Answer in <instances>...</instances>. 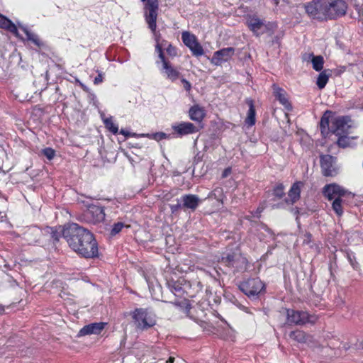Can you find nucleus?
<instances>
[{
  "instance_id": "c756f323",
  "label": "nucleus",
  "mask_w": 363,
  "mask_h": 363,
  "mask_svg": "<svg viewBox=\"0 0 363 363\" xmlns=\"http://www.w3.org/2000/svg\"><path fill=\"white\" fill-rule=\"evenodd\" d=\"M21 28L26 35L27 39L28 40L33 42L35 45H36L38 47L41 45V43L36 34L30 32L26 27L21 26Z\"/></svg>"
},
{
  "instance_id": "6ab92c4d",
  "label": "nucleus",
  "mask_w": 363,
  "mask_h": 363,
  "mask_svg": "<svg viewBox=\"0 0 363 363\" xmlns=\"http://www.w3.org/2000/svg\"><path fill=\"white\" fill-rule=\"evenodd\" d=\"M41 234V230L39 228H31L23 233V238L29 245H32L38 242Z\"/></svg>"
},
{
  "instance_id": "20e7f679",
  "label": "nucleus",
  "mask_w": 363,
  "mask_h": 363,
  "mask_svg": "<svg viewBox=\"0 0 363 363\" xmlns=\"http://www.w3.org/2000/svg\"><path fill=\"white\" fill-rule=\"evenodd\" d=\"M347 4L342 0H334L328 1L325 0V12L326 20L335 19L344 16L347 11Z\"/></svg>"
},
{
  "instance_id": "aec40b11",
  "label": "nucleus",
  "mask_w": 363,
  "mask_h": 363,
  "mask_svg": "<svg viewBox=\"0 0 363 363\" xmlns=\"http://www.w3.org/2000/svg\"><path fill=\"white\" fill-rule=\"evenodd\" d=\"M189 117L192 121L201 122L205 116V111L198 105L193 106L189 111Z\"/></svg>"
},
{
  "instance_id": "f03ea898",
  "label": "nucleus",
  "mask_w": 363,
  "mask_h": 363,
  "mask_svg": "<svg viewBox=\"0 0 363 363\" xmlns=\"http://www.w3.org/2000/svg\"><path fill=\"white\" fill-rule=\"evenodd\" d=\"M131 314L135 327L138 330H147L156 325L155 314L147 308H136Z\"/></svg>"
},
{
  "instance_id": "ea45409f",
  "label": "nucleus",
  "mask_w": 363,
  "mask_h": 363,
  "mask_svg": "<svg viewBox=\"0 0 363 363\" xmlns=\"http://www.w3.org/2000/svg\"><path fill=\"white\" fill-rule=\"evenodd\" d=\"M102 81H103V75L101 73H99L98 76H96L95 77L94 82L95 84H99L101 82H102Z\"/></svg>"
},
{
  "instance_id": "8fccbe9b",
  "label": "nucleus",
  "mask_w": 363,
  "mask_h": 363,
  "mask_svg": "<svg viewBox=\"0 0 363 363\" xmlns=\"http://www.w3.org/2000/svg\"><path fill=\"white\" fill-rule=\"evenodd\" d=\"M174 357H170L169 358V359L167 361V363H168V362H169V363H173V362H174Z\"/></svg>"
},
{
  "instance_id": "f257e3e1",
  "label": "nucleus",
  "mask_w": 363,
  "mask_h": 363,
  "mask_svg": "<svg viewBox=\"0 0 363 363\" xmlns=\"http://www.w3.org/2000/svg\"><path fill=\"white\" fill-rule=\"evenodd\" d=\"M62 236L69 246L77 254L85 258L98 256V245L92 233L77 223L65 225Z\"/></svg>"
},
{
  "instance_id": "7c9ffc66",
  "label": "nucleus",
  "mask_w": 363,
  "mask_h": 363,
  "mask_svg": "<svg viewBox=\"0 0 363 363\" xmlns=\"http://www.w3.org/2000/svg\"><path fill=\"white\" fill-rule=\"evenodd\" d=\"M342 203V198L336 199L333 201L332 208L338 216H341L343 213Z\"/></svg>"
},
{
  "instance_id": "72a5a7b5",
  "label": "nucleus",
  "mask_w": 363,
  "mask_h": 363,
  "mask_svg": "<svg viewBox=\"0 0 363 363\" xmlns=\"http://www.w3.org/2000/svg\"><path fill=\"white\" fill-rule=\"evenodd\" d=\"M209 198L213 197L218 201L223 202V189L216 188L208 195Z\"/></svg>"
},
{
  "instance_id": "a19ab883",
  "label": "nucleus",
  "mask_w": 363,
  "mask_h": 363,
  "mask_svg": "<svg viewBox=\"0 0 363 363\" xmlns=\"http://www.w3.org/2000/svg\"><path fill=\"white\" fill-rule=\"evenodd\" d=\"M182 82L184 84V88L185 89V90L189 91L191 89V84L187 80L183 79L182 80Z\"/></svg>"
},
{
  "instance_id": "423d86ee",
  "label": "nucleus",
  "mask_w": 363,
  "mask_h": 363,
  "mask_svg": "<svg viewBox=\"0 0 363 363\" xmlns=\"http://www.w3.org/2000/svg\"><path fill=\"white\" fill-rule=\"evenodd\" d=\"M307 14L318 21H327L325 12V0H312L311 2L304 4Z\"/></svg>"
},
{
  "instance_id": "39448f33",
  "label": "nucleus",
  "mask_w": 363,
  "mask_h": 363,
  "mask_svg": "<svg viewBox=\"0 0 363 363\" xmlns=\"http://www.w3.org/2000/svg\"><path fill=\"white\" fill-rule=\"evenodd\" d=\"M159 9L158 0H147L145 5V20L149 28L155 34L157 40L156 33L157 11Z\"/></svg>"
},
{
  "instance_id": "2f4dec72",
  "label": "nucleus",
  "mask_w": 363,
  "mask_h": 363,
  "mask_svg": "<svg viewBox=\"0 0 363 363\" xmlns=\"http://www.w3.org/2000/svg\"><path fill=\"white\" fill-rule=\"evenodd\" d=\"M312 55V65H313V68L315 70V71H321L322 69L323 68V64H324V59L322 56L320 55H318V56H313V55Z\"/></svg>"
},
{
  "instance_id": "58836bf2",
  "label": "nucleus",
  "mask_w": 363,
  "mask_h": 363,
  "mask_svg": "<svg viewBox=\"0 0 363 363\" xmlns=\"http://www.w3.org/2000/svg\"><path fill=\"white\" fill-rule=\"evenodd\" d=\"M167 52L170 55H176L177 54L175 48L172 45H169L168 48H167Z\"/></svg>"
},
{
  "instance_id": "e433bc0d",
  "label": "nucleus",
  "mask_w": 363,
  "mask_h": 363,
  "mask_svg": "<svg viewBox=\"0 0 363 363\" xmlns=\"http://www.w3.org/2000/svg\"><path fill=\"white\" fill-rule=\"evenodd\" d=\"M123 227H124V224L121 222L115 223L113 226L111 234L112 235H116L117 233H118L119 232L121 231V230Z\"/></svg>"
},
{
  "instance_id": "a18cd8bd",
  "label": "nucleus",
  "mask_w": 363,
  "mask_h": 363,
  "mask_svg": "<svg viewBox=\"0 0 363 363\" xmlns=\"http://www.w3.org/2000/svg\"><path fill=\"white\" fill-rule=\"evenodd\" d=\"M159 57L161 59L163 66H164V62H167L164 59V55L162 51H160V52L159 53Z\"/></svg>"
},
{
  "instance_id": "49530a36",
  "label": "nucleus",
  "mask_w": 363,
  "mask_h": 363,
  "mask_svg": "<svg viewBox=\"0 0 363 363\" xmlns=\"http://www.w3.org/2000/svg\"><path fill=\"white\" fill-rule=\"evenodd\" d=\"M305 237L306 238H306L304 239V242H306V241H307L308 242H310L311 238V235L310 233H306L305 235Z\"/></svg>"
},
{
  "instance_id": "4468645a",
  "label": "nucleus",
  "mask_w": 363,
  "mask_h": 363,
  "mask_svg": "<svg viewBox=\"0 0 363 363\" xmlns=\"http://www.w3.org/2000/svg\"><path fill=\"white\" fill-rule=\"evenodd\" d=\"M247 26L255 35L262 34L267 29L264 21L257 16H250L247 21Z\"/></svg>"
},
{
  "instance_id": "3c124183",
  "label": "nucleus",
  "mask_w": 363,
  "mask_h": 363,
  "mask_svg": "<svg viewBox=\"0 0 363 363\" xmlns=\"http://www.w3.org/2000/svg\"><path fill=\"white\" fill-rule=\"evenodd\" d=\"M4 312V306H0V313H3Z\"/></svg>"
},
{
  "instance_id": "c85d7f7f",
  "label": "nucleus",
  "mask_w": 363,
  "mask_h": 363,
  "mask_svg": "<svg viewBox=\"0 0 363 363\" xmlns=\"http://www.w3.org/2000/svg\"><path fill=\"white\" fill-rule=\"evenodd\" d=\"M337 144L339 147H347L352 145V141L356 137H348L345 135H337Z\"/></svg>"
},
{
  "instance_id": "603ef678",
  "label": "nucleus",
  "mask_w": 363,
  "mask_h": 363,
  "mask_svg": "<svg viewBox=\"0 0 363 363\" xmlns=\"http://www.w3.org/2000/svg\"><path fill=\"white\" fill-rule=\"evenodd\" d=\"M320 159H321V160L325 159V156H321V157H320Z\"/></svg>"
},
{
  "instance_id": "412c9836",
  "label": "nucleus",
  "mask_w": 363,
  "mask_h": 363,
  "mask_svg": "<svg viewBox=\"0 0 363 363\" xmlns=\"http://www.w3.org/2000/svg\"><path fill=\"white\" fill-rule=\"evenodd\" d=\"M274 94L277 99L279 101V102L285 106V108L288 110H291V106L286 96V92L284 89L279 87H274Z\"/></svg>"
},
{
  "instance_id": "393cba45",
  "label": "nucleus",
  "mask_w": 363,
  "mask_h": 363,
  "mask_svg": "<svg viewBox=\"0 0 363 363\" xmlns=\"http://www.w3.org/2000/svg\"><path fill=\"white\" fill-rule=\"evenodd\" d=\"M0 28L6 29L12 33H14L16 35H18V30L16 25L1 15H0Z\"/></svg>"
},
{
  "instance_id": "1a4fd4ad",
  "label": "nucleus",
  "mask_w": 363,
  "mask_h": 363,
  "mask_svg": "<svg viewBox=\"0 0 363 363\" xmlns=\"http://www.w3.org/2000/svg\"><path fill=\"white\" fill-rule=\"evenodd\" d=\"M182 39L184 44L191 50L194 55L199 57L203 55V49L194 35L188 31H184L182 34Z\"/></svg>"
},
{
  "instance_id": "5701e85b",
  "label": "nucleus",
  "mask_w": 363,
  "mask_h": 363,
  "mask_svg": "<svg viewBox=\"0 0 363 363\" xmlns=\"http://www.w3.org/2000/svg\"><path fill=\"white\" fill-rule=\"evenodd\" d=\"M301 185V182H296L292 185L288 194L290 199L291 203H294L299 199Z\"/></svg>"
},
{
  "instance_id": "de8ad7c7",
  "label": "nucleus",
  "mask_w": 363,
  "mask_h": 363,
  "mask_svg": "<svg viewBox=\"0 0 363 363\" xmlns=\"http://www.w3.org/2000/svg\"><path fill=\"white\" fill-rule=\"evenodd\" d=\"M120 133L123 135H125V136H129L130 135V133H128V132H127V131H125V130H124L123 129L121 130Z\"/></svg>"
},
{
  "instance_id": "9b49d317",
  "label": "nucleus",
  "mask_w": 363,
  "mask_h": 363,
  "mask_svg": "<svg viewBox=\"0 0 363 363\" xmlns=\"http://www.w3.org/2000/svg\"><path fill=\"white\" fill-rule=\"evenodd\" d=\"M223 262L228 267H233L238 271L245 269L247 260L239 254L228 255L222 258Z\"/></svg>"
},
{
  "instance_id": "f8f14e48",
  "label": "nucleus",
  "mask_w": 363,
  "mask_h": 363,
  "mask_svg": "<svg viewBox=\"0 0 363 363\" xmlns=\"http://www.w3.org/2000/svg\"><path fill=\"white\" fill-rule=\"evenodd\" d=\"M235 54V49L232 47L223 48L214 52L211 62L212 64L219 66L228 61Z\"/></svg>"
},
{
  "instance_id": "bb28decb",
  "label": "nucleus",
  "mask_w": 363,
  "mask_h": 363,
  "mask_svg": "<svg viewBox=\"0 0 363 363\" xmlns=\"http://www.w3.org/2000/svg\"><path fill=\"white\" fill-rule=\"evenodd\" d=\"M330 74L329 70H323L319 74L316 82V84L319 89H322L325 86L328 82Z\"/></svg>"
},
{
  "instance_id": "2eb2a0df",
  "label": "nucleus",
  "mask_w": 363,
  "mask_h": 363,
  "mask_svg": "<svg viewBox=\"0 0 363 363\" xmlns=\"http://www.w3.org/2000/svg\"><path fill=\"white\" fill-rule=\"evenodd\" d=\"M172 129L179 135L192 134L199 130L197 126L189 122H182L172 125Z\"/></svg>"
},
{
  "instance_id": "f704fd0d",
  "label": "nucleus",
  "mask_w": 363,
  "mask_h": 363,
  "mask_svg": "<svg viewBox=\"0 0 363 363\" xmlns=\"http://www.w3.org/2000/svg\"><path fill=\"white\" fill-rule=\"evenodd\" d=\"M40 155L45 156L47 159H52L55 155V151L50 147H46L40 150Z\"/></svg>"
},
{
  "instance_id": "4c0bfd02",
  "label": "nucleus",
  "mask_w": 363,
  "mask_h": 363,
  "mask_svg": "<svg viewBox=\"0 0 363 363\" xmlns=\"http://www.w3.org/2000/svg\"><path fill=\"white\" fill-rule=\"evenodd\" d=\"M347 258H348V259H349V261H350V262L351 265L352 266V267H353L354 269H357V267H358V264H357V262L356 261H354V260L353 259V258H352V257H351V255H347Z\"/></svg>"
},
{
  "instance_id": "c9c22d12",
  "label": "nucleus",
  "mask_w": 363,
  "mask_h": 363,
  "mask_svg": "<svg viewBox=\"0 0 363 363\" xmlns=\"http://www.w3.org/2000/svg\"><path fill=\"white\" fill-rule=\"evenodd\" d=\"M273 195L281 199L284 195V186L282 184L277 185L273 190Z\"/></svg>"
},
{
  "instance_id": "0eeeda50",
  "label": "nucleus",
  "mask_w": 363,
  "mask_h": 363,
  "mask_svg": "<svg viewBox=\"0 0 363 363\" xmlns=\"http://www.w3.org/2000/svg\"><path fill=\"white\" fill-rule=\"evenodd\" d=\"M354 123L348 116L336 118L331 125V133L335 135H347L354 128Z\"/></svg>"
},
{
  "instance_id": "a878e982",
  "label": "nucleus",
  "mask_w": 363,
  "mask_h": 363,
  "mask_svg": "<svg viewBox=\"0 0 363 363\" xmlns=\"http://www.w3.org/2000/svg\"><path fill=\"white\" fill-rule=\"evenodd\" d=\"M289 337L298 342H306L311 337L310 335L303 331L298 330L291 332Z\"/></svg>"
},
{
  "instance_id": "a211bd4d",
  "label": "nucleus",
  "mask_w": 363,
  "mask_h": 363,
  "mask_svg": "<svg viewBox=\"0 0 363 363\" xmlns=\"http://www.w3.org/2000/svg\"><path fill=\"white\" fill-rule=\"evenodd\" d=\"M182 207L184 208L195 211L201 203V200L197 195L186 194L182 197Z\"/></svg>"
},
{
  "instance_id": "9d476101",
  "label": "nucleus",
  "mask_w": 363,
  "mask_h": 363,
  "mask_svg": "<svg viewBox=\"0 0 363 363\" xmlns=\"http://www.w3.org/2000/svg\"><path fill=\"white\" fill-rule=\"evenodd\" d=\"M349 192L342 186L335 184L325 185L323 189V196L329 201H333L345 196Z\"/></svg>"
},
{
  "instance_id": "f3484780",
  "label": "nucleus",
  "mask_w": 363,
  "mask_h": 363,
  "mask_svg": "<svg viewBox=\"0 0 363 363\" xmlns=\"http://www.w3.org/2000/svg\"><path fill=\"white\" fill-rule=\"evenodd\" d=\"M104 323H94L84 326L79 332V335L84 336L91 334H99L104 330Z\"/></svg>"
},
{
  "instance_id": "cd10ccee",
  "label": "nucleus",
  "mask_w": 363,
  "mask_h": 363,
  "mask_svg": "<svg viewBox=\"0 0 363 363\" xmlns=\"http://www.w3.org/2000/svg\"><path fill=\"white\" fill-rule=\"evenodd\" d=\"M163 69L165 70V74H167V77L172 81L176 80L179 76V72L174 68H173L169 64V62H164V66H163Z\"/></svg>"
},
{
  "instance_id": "ddd939ff",
  "label": "nucleus",
  "mask_w": 363,
  "mask_h": 363,
  "mask_svg": "<svg viewBox=\"0 0 363 363\" xmlns=\"http://www.w3.org/2000/svg\"><path fill=\"white\" fill-rule=\"evenodd\" d=\"M86 217L93 223H101L105 219L104 209L101 206L91 205L86 212Z\"/></svg>"
},
{
  "instance_id": "6e6552de",
  "label": "nucleus",
  "mask_w": 363,
  "mask_h": 363,
  "mask_svg": "<svg viewBox=\"0 0 363 363\" xmlns=\"http://www.w3.org/2000/svg\"><path fill=\"white\" fill-rule=\"evenodd\" d=\"M240 289L248 296L257 295L264 288V284L259 278L250 279L240 283Z\"/></svg>"
},
{
  "instance_id": "dca6fc26",
  "label": "nucleus",
  "mask_w": 363,
  "mask_h": 363,
  "mask_svg": "<svg viewBox=\"0 0 363 363\" xmlns=\"http://www.w3.org/2000/svg\"><path fill=\"white\" fill-rule=\"evenodd\" d=\"M320 167L325 177H334L338 173V167L334 160H320Z\"/></svg>"
},
{
  "instance_id": "b1692460",
  "label": "nucleus",
  "mask_w": 363,
  "mask_h": 363,
  "mask_svg": "<svg viewBox=\"0 0 363 363\" xmlns=\"http://www.w3.org/2000/svg\"><path fill=\"white\" fill-rule=\"evenodd\" d=\"M246 104L249 106V110L247 112V116L245 119V123L252 126L255 123V109L253 104V101L247 99L246 100Z\"/></svg>"
},
{
  "instance_id": "79ce46f5",
  "label": "nucleus",
  "mask_w": 363,
  "mask_h": 363,
  "mask_svg": "<svg viewBox=\"0 0 363 363\" xmlns=\"http://www.w3.org/2000/svg\"><path fill=\"white\" fill-rule=\"evenodd\" d=\"M231 172V169L230 167H227L224 169V171L222 173V178H226L228 177V175Z\"/></svg>"
},
{
  "instance_id": "c03bdc74",
  "label": "nucleus",
  "mask_w": 363,
  "mask_h": 363,
  "mask_svg": "<svg viewBox=\"0 0 363 363\" xmlns=\"http://www.w3.org/2000/svg\"><path fill=\"white\" fill-rule=\"evenodd\" d=\"M155 138L157 140H161L166 138V134L164 133H157L155 134Z\"/></svg>"
},
{
  "instance_id": "37998d69",
  "label": "nucleus",
  "mask_w": 363,
  "mask_h": 363,
  "mask_svg": "<svg viewBox=\"0 0 363 363\" xmlns=\"http://www.w3.org/2000/svg\"><path fill=\"white\" fill-rule=\"evenodd\" d=\"M170 208H171L172 212L174 213V212L177 211L178 209L183 208V207H182V204L177 203L176 205H172L170 206Z\"/></svg>"
},
{
  "instance_id": "09e8293b",
  "label": "nucleus",
  "mask_w": 363,
  "mask_h": 363,
  "mask_svg": "<svg viewBox=\"0 0 363 363\" xmlns=\"http://www.w3.org/2000/svg\"><path fill=\"white\" fill-rule=\"evenodd\" d=\"M156 50L158 52V53H160V51H162V48L159 43H157L156 45Z\"/></svg>"
},
{
  "instance_id": "473e14b6",
  "label": "nucleus",
  "mask_w": 363,
  "mask_h": 363,
  "mask_svg": "<svg viewBox=\"0 0 363 363\" xmlns=\"http://www.w3.org/2000/svg\"><path fill=\"white\" fill-rule=\"evenodd\" d=\"M104 123L106 128L112 133L116 134L118 131V127L113 122L112 118H107L104 119Z\"/></svg>"
},
{
  "instance_id": "7ed1b4c3",
  "label": "nucleus",
  "mask_w": 363,
  "mask_h": 363,
  "mask_svg": "<svg viewBox=\"0 0 363 363\" xmlns=\"http://www.w3.org/2000/svg\"><path fill=\"white\" fill-rule=\"evenodd\" d=\"M287 322L289 324L304 325L306 323L314 324L318 320V316L311 315L306 311L286 309Z\"/></svg>"
},
{
  "instance_id": "4be33fe9",
  "label": "nucleus",
  "mask_w": 363,
  "mask_h": 363,
  "mask_svg": "<svg viewBox=\"0 0 363 363\" xmlns=\"http://www.w3.org/2000/svg\"><path fill=\"white\" fill-rule=\"evenodd\" d=\"M329 114H330V111H326L323 117L321 118L320 122V128L323 135L326 136L330 133H331V125L330 124L329 121Z\"/></svg>"
}]
</instances>
